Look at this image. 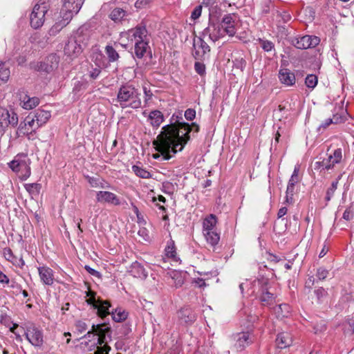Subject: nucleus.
Listing matches in <instances>:
<instances>
[{"instance_id":"f257e3e1","label":"nucleus","mask_w":354,"mask_h":354,"mask_svg":"<svg viewBox=\"0 0 354 354\" xmlns=\"http://www.w3.org/2000/svg\"><path fill=\"white\" fill-rule=\"evenodd\" d=\"M192 130L198 133L199 126L196 123L189 125L185 122H178L163 127L156 140L153 141L156 150L160 154L154 153L153 158L158 159L162 156L163 160H169L171 158V152L175 154L177 151L183 150L190 139L189 133Z\"/></svg>"},{"instance_id":"f03ea898","label":"nucleus","mask_w":354,"mask_h":354,"mask_svg":"<svg viewBox=\"0 0 354 354\" xmlns=\"http://www.w3.org/2000/svg\"><path fill=\"white\" fill-rule=\"evenodd\" d=\"M247 328H248V330L236 333L231 336L232 347L237 352L244 351L255 340V336L253 334L252 329L250 328V325Z\"/></svg>"},{"instance_id":"7ed1b4c3","label":"nucleus","mask_w":354,"mask_h":354,"mask_svg":"<svg viewBox=\"0 0 354 354\" xmlns=\"http://www.w3.org/2000/svg\"><path fill=\"white\" fill-rule=\"evenodd\" d=\"M48 10V3L46 1H41V0L34 6L30 16V26L34 29H37L43 26Z\"/></svg>"},{"instance_id":"20e7f679","label":"nucleus","mask_w":354,"mask_h":354,"mask_svg":"<svg viewBox=\"0 0 354 354\" xmlns=\"http://www.w3.org/2000/svg\"><path fill=\"white\" fill-rule=\"evenodd\" d=\"M92 333H95L98 335L97 344L102 345L106 342V337L111 339V330L110 327L106 326V323L100 324L92 326V330L88 331L84 337H90Z\"/></svg>"},{"instance_id":"39448f33","label":"nucleus","mask_w":354,"mask_h":354,"mask_svg":"<svg viewBox=\"0 0 354 354\" xmlns=\"http://www.w3.org/2000/svg\"><path fill=\"white\" fill-rule=\"evenodd\" d=\"M59 57L56 54H50L45 59L37 65V70L46 73H50L57 69Z\"/></svg>"},{"instance_id":"423d86ee","label":"nucleus","mask_w":354,"mask_h":354,"mask_svg":"<svg viewBox=\"0 0 354 354\" xmlns=\"http://www.w3.org/2000/svg\"><path fill=\"white\" fill-rule=\"evenodd\" d=\"M27 340L35 347H41L44 343V336L42 330L39 329L35 325L32 324L27 327L25 332Z\"/></svg>"},{"instance_id":"0eeeda50","label":"nucleus","mask_w":354,"mask_h":354,"mask_svg":"<svg viewBox=\"0 0 354 354\" xmlns=\"http://www.w3.org/2000/svg\"><path fill=\"white\" fill-rule=\"evenodd\" d=\"M220 24L209 21L208 26L203 31V37H208L215 42L225 35Z\"/></svg>"},{"instance_id":"6e6552de","label":"nucleus","mask_w":354,"mask_h":354,"mask_svg":"<svg viewBox=\"0 0 354 354\" xmlns=\"http://www.w3.org/2000/svg\"><path fill=\"white\" fill-rule=\"evenodd\" d=\"M91 35L92 30L89 26L84 24L75 31L73 37L84 48L88 45Z\"/></svg>"},{"instance_id":"1a4fd4ad","label":"nucleus","mask_w":354,"mask_h":354,"mask_svg":"<svg viewBox=\"0 0 354 354\" xmlns=\"http://www.w3.org/2000/svg\"><path fill=\"white\" fill-rule=\"evenodd\" d=\"M320 39L316 36L305 35L300 38H297L293 41L294 46L299 49H307L315 47L319 44Z\"/></svg>"},{"instance_id":"9d476101","label":"nucleus","mask_w":354,"mask_h":354,"mask_svg":"<svg viewBox=\"0 0 354 354\" xmlns=\"http://www.w3.org/2000/svg\"><path fill=\"white\" fill-rule=\"evenodd\" d=\"M178 322L180 324L191 325L196 319V315L189 306L181 308L177 313Z\"/></svg>"},{"instance_id":"9b49d317","label":"nucleus","mask_w":354,"mask_h":354,"mask_svg":"<svg viewBox=\"0 0 354 354\" xmlns=\"http://www.w3.org/2000/svg\"><path fill=\"white\" fill-rule=\"evenodd\" d=\"M82 46L74 38L71 37L68 39V42L65 44L64 51V54L70 57H76L83 51Z\"/></svg>"},{"instance_id":"f8f14e48","label":"nucleus","mask_w":354,"mask_h":354,"mask_svg":"<svg viewBox=\"0 0 354 354\" xmlns=\"http://www.w3.org/2000/svg\"><path fill=\"white\" fill-rule=\"evenodd\" d=\"M194 48L195 51L193 55L197 60L204 59L206 54L210 51L209 45L201 38H198L196 41H194Z\"/></svg>"},{"instance_id":"ddd939ff","label":"nucleus","mask_w":354,"mask_h":354,"mask_svg":"<svg viewBox=\"0 0 354 354\" xmlns=\"http://www.w3.org/2000/svg\"><path fill=\"white\" fill-rule=\"evenodd\" d=\"M234 17V14L226 15L223 17L221 24H220L224 32L230 37L236 34Z\"/></svg>"},{"instance_id":"4468645a","label":"nucleus","mask_w":354,"mask_h":354,"mask_svg":"<svg viewBox=\"0 0 354 354\" xmlns=\"http://www.w3.org/2000/svg\"><path fill=\"white\" fill-rule=\"evenodd\" d=\"M96 200L100 203H107L114 205H120V201L118 196L115 194L107 191L97 192Z\"/></svg>"},{"instance_id":"2eb2a0df","label":"nucleus","mask_w":354,"mask_h":354,"mask_svg":"<svg viewBox=\"0 0 354 354\" xmlns=\"http://www.w3.org/2000/svg\"><path fill=\"white\" fill-rule=\"evenodd\" d=\"M147 30L145 25L139 24L135 28L129 30V35L133 37L135 42L148 41Z\"/></svg>"},{"instance_id":"dca6fc26","label":"nucleus","mask_w":354,"mask_h":354,"mask_svg":"<svg viewBox=\"0 0 354 354\" xmlns=\"http://www.w3.org/2000/svg\"><path fill=\"white\" fill-rule=\"evenodd\" d=\"M20 105L26 110H30L39 104V99L37 97H30L26 94H21L19 97Z\"/></svg>"},{"instance_id":"f3484780","label":"nucleus","mask_w":354,"mask_h":354,"mask_svg":"<svg viewBox=\"0 0 354 354\" xmlns=\"http://www.w3.org/2000/svg\"><path fill=\"white\" fill-rule=\"evenodd\" d=\"M344 121V118L339 115V114H333L332 118H328L325 120L323 122H322L319 126L317 128L318 132H324L325 130H326L330 125L334 124H339L342 123Z\"/></svg>"},{"instance_id":"a211bd4d","label":"nucleus","mask_w":354,"mask_h":354,"mask_svg":"<svg viewBox=\"0 0 354 354\" xmlns=\"http://www.w3.org/2000/svg\"><path fill=\"white\" fill-rule=\"evenodd\" d=\"M38 271L41 280L44 284L51 286L53 283V272L50 268L43 266L39 268Z\"/></svg>"},{"instance_id":"6ab92c4d","label":"nucleus","mask_w":354,"mask_h":354,"mask_svg":"<svg viewBox=\"0 0 354 354\" xmlns=\"http://www.w3.org/2000/svg\"><path fill=\"white\" fill-rule=\"evenodd\" d=\"M9 166L15 172H19L22 169H25L26 172L23 174L22 177L24 179H26L30 175V168L24 161L19 162L17 160H14L9 163Z\"/></svg>"},{"instance_id":"aec40b11","label":"nucleus","mask_w":354,"mask_h":354,"mask_svg":"<svg viewBox=\"0 0 354 354\" xmlns=\"http://www.w3.org/2000/svg\"><path fill=\"white\" fill-rule=\"evenodd\" d=\"M33 115L36 120V128H39L48 121L51 117V113L49 111L37 109Z\"/></svg>"},{"instance_id":"412c9836","label":"nucleus","mask_w":354,"mask_h":354,"mask_svg":"<svg viewBox=\"0 0 354 354\" xmlns=\"http://www.w3.org/2000/svg\"><path fill=\"white\" fill-rule=\"evenodd\" d=\"M279 78L282 84L288 86H292L295 83V76L288 69L280 70Z\"/></svg>"},{"instance_id":"4be33fe9","label":"nucleus","mask_w":354,"mask_h":354,"mask_svg":"<svg viewBox=\"0 0 354 354\" xmlns=\"http://www.w3.org/2000/svg\"><path fill=\"white\" fill-rule=\"evenodd\" d=\"M119 44L116 42L114 43V46L110 44L106 46L104 51L109 62H115L119 59L120 55L116 50Z\"/></svg>"},{"instance_id":"5701e85b","label":"nucleus","mask_w":354,"mask_h":354,"mask_svg":"<svg viewBox=\"0 0 354 354\" xmlns=\"http://www.w3.org/2000/svg\"><path fill=\"white\" fill-rule=\"evenodd\" d=\"M97 308L95 309L97 310V314L101 318H104L108 315L111 314L109 311V308L111 307V304L109 301L105 300H98V304H97Z\"/></svg>"},{"instance_id":"b1692460","label":"nucleus","mask_w":354,"mask_h":354,"mask_svg":"<svg viewBox=\"0 0 354 354\" xmlns=\"http://www.w3.org/2000/svg\"><path fill=\"white\" fill-rule=\"evenodd\" d=\"M276 342L279 348H284L292 343V337L288 333H281L277 335Z\"/></svg>"},{"instance_id":"393cba45","label":"nucleus","mask_w":354,"mask_h":354,"mask_svg":"<svg viewBox=\"0 0 354 354\" xmlns=\"http://www.w3.org/2000/svg\"><path fill=\"white\" fill-rule=\"evenodd\" d=\"M260 300L263 306H270L275 301L274 294L270 292L267 288L262 287V294L260 297Z\"/></svg>"},{"instance_id":"a878e982","label":"nucleus","mask_w":354,"mask_h":354,"mask_svg":"<svg viewBox=\"0 0 354 354\" xmlns=\"http://www.w3.org/2000/svg\"><path fill=\"white\" fill-rule=\"evenodd\" d=\"M130 272L135 277L146 278L147 277V272L144 267L137 261L132 264Z\"/></svg>"},{"instance_id":"bb28decb","label":"nucleus","mask_w":354,"mask_h":354,"mask_svg":"<svg viewBox=\"0 0 354 354\" xmlns=\"http://www.w3.org/2000/svg\"><path fill=\"white\" fill-rule=\"evenodd\" d=\"M82 0H64V8L71 10L77 14L82 8Z\"/></svg>"},{"instance_id":"cd10ccee","label":"nucleus","mask_w":354,"mask_h":354,"mask_svg":"<svg viewBox=\"0 0 354 354\" xmlns=\"http://www.w3.org/2000/svg\"><path fill=\"white\" fill-rule=\"evenodd\" d=\"M149 46L148 41L135 42V55L138 58H142L146 53Z\"/></svg>"},{"instance_id":"c85d7f7f","label":"nucleus","mask_w":354,"mask_h":354,"mask_svg":"<svg viewBox=\"0 0 354 354\" xmlns=\"http://www.w3.org/2000/svg\"><path fill=\"white\" fill-rule=\"evenodd\" d=\"M149 120L152 126L159 127L163 121V115L160 111H152L149 115Z\"/></svg>"},{"instance_id":"c756f323","label":"nucleus","mask_w":354,"mask_h":354,"mask_svg":"<svg viewBox=\"0 0 354 354\" xmlns=\"http://www.w3.org/2000/svg\"><path fill=\"white\" fill-rule=\"evenodd\" d=\"M24 187L31 198H33L39 195L41 185L39 183H28L24 185Z\"/></svg>"},{"instance_id":"7c9ffc66","label":"nucleus","mask_w":354,"mask_h":354,"mask_svg":"<svg viewBox=\"0 0 354 354\" xmlns=\"http://www.w3.org/2000/svg\"><path fill=\"white\" fill-rule=\"evenodd\" d=\"M216 223V216L214 214H210L203 221V232L214 230Z\"/></svg>"},{"instance_id":"2f4dec72","label":"nucleus","mask_w":354,"mask_h":354,"mask_svg":"<svg viewBox=\"0 0 354 354\" xmlns=\"http://www.w3.org/2000/svg\"><path fill=\"white\" fill-rule=\"evenodd\" d=\"M207 243L212 246L216 245L220 240V235L215 230L203 232Z\"/></svg>"},{"instance_id":"473e14b6","label":"nucleus","mask_w":354,"mask_h":354,"mask_svg":"<svg viewBox=\"0 0 354 354\" xmlns=\"http://www.w3.org/2000/svg\"><path fill=\"white\" fill-rule=\"evenodd\" d=\"M133 91L134 90H119L117 99L122 108H124L125 104L128 102V100Z\"/></svg>"},{"instance_id":"72a5a7b5","label":"nucleus","mask_w":354,"mask_h":354,"mask_svg":"<svg viewBox=\"0 0 354 354\" xmlns=\"http://www.w3.org/2000/svg\"><path fill=\"white\" fill-rule=\"evenodd\" d=\"M139 95L136 90H134L133 93L131 95V97H129L128 102L125 104L124 107H131L133 109H138L141 106V100L139 97Z\"/></svg>"},{"instance_id":"f704fd0d","label":"nucleus","mask_w":354,"mask_h":354,"mask_svg":"<svg viewBox=\"0 0 354 354\" xmlns=\"http://www.w3.org/2000/svg\"><path fill=\"white\" fill-rule=\"evenodd\" d=\"M111 314L112 316V319L115 322H123L127 318L128 316V313L120 308H118L114 310H112Z\"/></svg>"},{"instance_id":"c9c22d12","label":"nucleus","mask_w":354,"mask_h":354,"mask_svg":"<svg viewBox=\"0 0 354 354\" xmlns=\"http://www.w3.org/2000/svg\"><path fill=\"white\" fill-rule=\"evenodd\" d=\"M171 277L174 281L176 288H179L183 286L185 281V274L180 271L174 270L171 272Z\"/></svg>"},{"instance_id":"e433bc0d","label":"nucleus","mask_w":354,"mask_h":354,"mask_svg":"<svg viewBox=\"0 0 354 354\" xmlns=\"http://www.w3.org/2000/svg\"><path fill=\"white\" fill-rule=\"evenodd\" d=\"M342 176V174L339 175L337 178L332 182L330 187L327 189L325 196V201L326 202L330 201L333 196L334 193L337 188L339 180L341 179Z\"/></svg>"},{"instance_id":"4c0bfd02","label":"nucleus","mask_w":354,"mask_h":354,"mask_svg":"<svg viewBox=\"0 0 354 354\" xmlns=\"http://www.w3.org/2000/svg\"><path fill=\"white\" fill-rule=\"evenodd\" d=\"M10 75L9 67L6 65L5 62H0V86L1 83L6 82Z\"/></svg>"},{"instance_id":"58836bf2","label":"nucleus","mask_w":354,"mask_h":354,"mask_svg":"<svg viewBox=\"0 0 354 354\" xmlns=\"http://www.w3.org/2000/svg\"><path fill=\"white\" fill-rule=\"evenodd\" d=\"M274 311L279 317H287L290 313V306L287 304H279L274 308Z\"/></svg>"},{"instance_id":"ea45409f","label":"nucleus","mask_w":354,"mask_h":354,"mask_svg":"<svg viewBox=\"0 0 354 354\" xmlns=\"http://www.w3.org/2000/svg\"><path fill=\"white\" fill-rule=\"evenodd\" d=\"M125 16L126 11L120 8L113 9L110 14V18L115 22L121 21Z\"/></svg>"},{"instance_id":"a19ab883","label":"nucleus","mask_w":354,"mask_h":354,"mask_svg":"<svg viewBox=\"0 0 354 354\" xmlns=\"http://www.w3.org/2000/svg\"><path fill=\"white\" fill-rule=\"evenodd\" d=\"M132 170L135 173V174L140 178L147 179L150 178L151 177V175L149 173V171L137 165H133L132 167Z\"/></svg>"},{"instance_id":"79ce46f5","label":"nucleus","mask_w":354,"mask_h":354,"mask_svg":"<svg viewBox=\"0 0 354 354\" xmlns=\"http://www.w3.org/2000/svg\"><path fill=\"white\" fill-rule=\"evenodd\" d=\"M331 162L335 165L339 164L342 160V150L340 148L335 149L332 154L328 156Z\"/></svg>"},{"instance_id":"37998d69","label":"nucleus","mask_w":354,"mask_h":354,"mask_svg":"<svg viewBox=\"0 0 354 354\" xmlns=\"http://www.w3.org/2000/svg\"><path fill=\"white\" fill-rule=\"evenodd\" d=\"M67 25V21L56 22L49 30L48 34L50 36H55L61 30Z\"/></svg>"},{"instance_id":"c03bdc74","label":"nucleus","mask_w":354,"mask_h":354,"mask_svg":"<svg viewBox=\"0 0 354 354\" xmlns=\"http://www.w3.org/2000/svg\"><path fill=\"white\" fill-rule=\"evenodd\" d=\"M318 82V78L317 75L314 74H310L305 78V84L308 88H314Z\"/></svg>"},{"instance_id":"a18cd8bd","label":"nucleus","mask_w":354,"mask_h":354,"mask_svg":"<svg viewBox=\"0 0 354 354\" xmlns=\"http://www.w3.org/2000/svg\"><path fill=\"white\" fill-rule=\"evenodd\" d=\"M165 252L167 257L171 258L173 259H176V248L174 245V241L171 240L167 246L165 248Z\"/></svg>"},{"instance_id":"49530a36","label":"nucleus","mask_w":354,"mask_h":354,"mask_svg":"<svg viewBox=\"0 0 354 354\" xmlns=\"http://www.w3.org/2000/svg\"><path fill=\"white\" fill-rule=\"evenodd\" d=\"M8 118H9V111L0 107V127H7Z\"/></svg>"},{"instance_id":"de8ad7c7","label":"nucleus","mask_w":354,"mask_h":354,"mask_svg":"<svg viewBox=\"0 0 354 354\" xmlns=\"http://www.w3.org/2000/svg\"><path fill=\"white\" fill-rule=\"evenodd\" d=\"M299 166L296 165L295 167L293 173L288 181V185L295 186L297 183H298L300 181V178L299 176Z\"/></svg>"},{"instance_id":"09e8293b","label":"nucleus","mask_w":354,"mask_h":354,"mask_svg":"<svg viewBox=\"0 0 354 354\" xmlns=\"http://www.w3.org/2000/svg\"><path fill=\"white\" fill-rule=\"evenodd\" d=\"M7 127L11 125L12 127H16L18 124V115L17 114L12 111H9V118L7 120Z\"/></svg>"},{"instance_id":"8fccbe9b","label":"nucleus","mask_w":354,"mask_h":354,"mask_svg":"<svg viewBox=\"0 0 354 354\" xmlns=\"http://www.w3.org/2000/svg\"><path fill=\"white\" fill-rule=\"evenodd\" d=\"M295 192V186L288 185L286 189V202L292 203L293 202V195Z\"/></svg>"},{"instance_id":"3c124183","label":"nucleus","mask_w":354,"mask_h":354,"mask_svg":"<svg viewBox=\"0 0 354 354\" xmlns=\"http://www.w3.org/2000/svg\"><path fill=\"white\" fill-rule=\"evenodd\" d=\"M295 192V186L288 185L286 189V202L292 203L293 202V195Z\"/></svg>"},{"instance_id":"603ef678","label":"nucleus","mask_w":354,"mask_h":354,"mask_svg":"<svg viewBox=\"0 0 354 354\" xmlns=\"http://www.w3.org/2000/svg\"><path fill=\"white\" fill-rule=\"evenodd\" d=\"M316 164L318 165L319 167H322L323 169L326 170H329L334 167V165L331 162V160L328 157L321 162H317Z\"/></svg>"},{"instance_id":"864d4df0","label":"nucleus","mask_w":354,"mask_h":354,"mask_svg":"<svg viewBox=\"0 0 354 354\" xmlns=\"http://www.w3.org/2000/svg\"><path fill=\"white\" fill-rule=\"evenodd\" d=\"M194 69H195L196 72L201 76H203L206 73V71H205L206 68H205V64L200 61H197L195 62Z\"/></svg>"},{"instance_id":"5fc2aeb1","label":"nucleus","mask_w":354,"mask_h":354,"mask_svg":"<svg viewBox=\"0 0 354 354\" xmlns=\"http://www.w3.org/2000/svg\"><path fill=\"white\" fill-rule=\"evenodd\" d=\"M259 43L261 48L267 52L272 50L274 46V44L268 40L260 39Z\"/></svg>"},{"instance_id":"6e6d98bb","label":"nucleus","mask_w":354,"mask_h":354,"mask_svg":"<svg viewBox=\"0 0 354 354\" xmlns=\"http://www.w3.org/2000/svg\"><path fill=\"white\" fill-rule=\"evenodd\" d=\"M25 122H26L27 125L30 127L31 129L30 132L33 130V129L36 128V120L34 115H31V113H30L24 120Z\"/></svg>"},{"instance_id":"4d7b16f0","label":"nucleus","mask_w":354,"mask_h":354,"mask_svg":"<svg viewBox=\"0 0 354 354\" xmlns=\"http://www.w3.org/2000/svg\"><path fill=\"white\" fill-rule=\"evenodd\" d=\"M328 271L322 267L319 268L317 269V273H316V276L319 280L325 279L328 277Z\"/></svg>"},{"instance_id":"13d9d810","label":"nucleus","mask_w":354,"mask_h":354,"mask_svg":"<svg viewBox=\"0 0 354 354\" xmlns=\"http://www.w3.org/2000/svg\"><path fill=\"white\" fill-rule=\"evenodd\" d=\"M314 292L319 301H320L323 298L326 297L328 295L327 291L322 287L315 290Z\"/></svg>"},{"instance_id":"bf43d9fd","label":"nucleus","mask_w":354,"mask_h":354,"mask_svg":"<svg viewBox=\"0 0 354 354\" xmlns=\"http://www.w3.org/2000/svg\"><path fill=\"white\" fill-rule=\"evenodd\" d=\"M13 253L12 250L10 248H6L3 249V256L6 259L12 263H13Z\"/></svg>"},{"instance_id":"052dcab7","label":"nucleus","mask_w":354,"mask_h":354,"mask_svg":"<svg viewBox=\"0 0 354 354\" xmlns=\"http://www.w3.org/2000/svg\"><path fill=\"white\" fill-rule=\"evenodd\" d=\"M110 350L111 347L105 344L102 346H98L93 354H109Z\"/></svg>"},{"instance_id":"680f3d73","label":"nucleus","mask_w":354,"mask_h":354,"mask_svg":"<svg viewBox=\"0 0 354 354\" xmlns=\"http://www.w3.org/2000/svg\"><path fill=\"white\" fill-rule=\"evenodd\" d=\"M202 6H197L192 12L191 18L194 20L197 19L201 15Z\"/></svg>"},{"instance_id":"e2e57ef3","label":"nucleus","mask_w":354,"mask_h":354,"mask_svg":"<svg viewBox=\"0 0 354 354\" xmlns=\"http://www.w3.org/2000/svg\"><path fill=\"white\" fill-rule=\"evenodd\" d=\"M27 127L28 125L26 124V122L24 120L19 124V126L18 127L19 132L24 135L28 134L29 133L30 128H28Z\"/></svg>"},{"instance_id":"0e129e2a","label":"nucleus","mask_w":354,"mask_h":354,"mask_svg":"<svg viewBox=\"0 0 354 354\" xmlns=\"http://www.w3.org/2000/svg\"><path fill=\"white\" fill-rule=\"evenodd\" d=\"M64 9L66 10V13L63 16V19L61 20L60 21H67V24H68V22L70 21V20L72 19L73 15L74 14L76 15V14L71 10H68L66 8H64Z\"/></svg>"},{"instance_id":"69168bd1","label":"nucleus","mask_w":354,"mask_h":354,"mask_svg":"<svg viewBox=\"0 0 354 354\" xmlns=\"http://www.w3.org/2000/svg\"><path fill=\"white\" fill-rule=\"evenodd\" d=\"M75 326H76L77 330L80 333H82L88 328L86 324L84 322L81 321V320L76 322Z\"/></svg>"},{"instance_id":"338daca9","label":"nucleus","mask_w":354,"mask_h":354,"mask_svg":"<svg viewBox=\"0 0 354 354\" xmlns=\"http://www.w3.org/2000/svg\"><path fill=\"white\" fill-rule=\"evenodd\" d=\"M196 116V111L194 109H188L185 112V117L187 120H192Z\"/></svg>"},{"instance_id":"774afa93","label":"nucleus","mask_w":354,"mask_h":354,"mask_svg":"<svg viewBox=\"0 0 354 354\" xmlns=\"http://www.w3.org/2000/svg\"><path fill=\"white\" fill-rule=\"evenodd\" d=\"M149 3V0H137L135 3V7L142 9L147 7Z\"/></svg>"}]
</instances>
